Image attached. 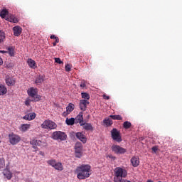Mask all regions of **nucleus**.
Returning <instances> with one entry per match:
<instances>
[{
    "label": "nucleus",
    "instance_id": "obj_1",
    "mask_svg": "<svg viewBox=\"0 0 182 182\" xmlns=\"http://www.w3.org/2000/svg\"><path fill=\"white\" fill-rule=\"evenodd\" d=\"M51 138L57 141H65L68 139V134L61 131H55L52 134Z\"/></svg>",
    "mask_w": 182,
    "mask_h": 182
},
{
    "label": "nucleus",
    "instance_id": "obj_2",
    "mask_svg": "<svg viewBox=\"0 0 182 182\" xmlns=\"http://www.w3.org/2000/svg\"><path fill=\"white\" fill-rule=\"evenodd\" d=\"M43 129H49L50 130H53L58 127L56 123L50 120H46L41 124Z\"/></svg>",
    "mask_w": 182,
    "mask_h": 182
},
{
    "label": "nucleus",
    "instance_id": "obj_3",
    "mask_svg": "<svg viewBox=\"0 0 182 182\" xmlns=\"http://www.w3.org/2000/svg\"><path fill=\"white\" fill-rule=\"evenodd\" d=\"M112 139H113L115 141L120 143L122 141V136L120 135V131L117 130V129L114 128L111 131Z\"/></svg>",
    "mask_w": 182,
    "mask_h": 182
},
{
    "label": "nucleus",
    "instance_id": "obj_4",
    "mask_svg": "<svg viewBox=\"0 0 182 182\" xmlns=\"http://www.w3.org/2000/svg\"><path fill=\"white\" fill-rule=\"evenodd\" d=\"M9 142L13 145L18 144L21 141V136L14 134H10L9 135Z\"/></svg>",
    "mask_w": 182,
    "mask_h": 182
},
{
    "label": "nucleus",
    "instance_id": "obj_5",
    "mask_svg": "<svg viewBox=\"0 0 182 182\" xmlns=\"http://www.w3.org/2000/svg\"><path fill=\"white\" fill-rule=\"evenodd\" d=\"M112 150L114 153H116V154H124L127 151L126 149L121 147L119 145H113L112 146Z\"/></svg>",
    "mask_w": 182,
    "mask_h": 182
},
{
    "label": "nucleus",
    "instance_id": "obj_6",
    "mask_svg": "<svg viewBox=\"0 0 182 182\" xmlns=\"http://www.w3.org/2000/svg\"><path fill=\"white\" fill-rule=\"evenodd\" d=\"M82 149L83 146H82V144L80 142H77L75 144V157L80 159V156H82L81 153Z\"/></svg>",
    "mask_w": 182,
    "mask_h": 182
},
{
    "label": "nucleus",
    "instance_id": "obj_7",
    "mask_svg": "<svg viewBox=\"0 0 182 182\" xmlns=\"http://www.w3.org/2000/svg\"><path fill=\"white\" fill-rule=\"evenodd\" d=\"M5 80H6V84L7 85V86H14V85H15V83H16L15 78L11 77L9 75L6 76Z\"/></svg>",
    "mask_w": 182,
    "mask_h": 182
},
{
    "label": "nucleus",
    "instance_id": "obj_8",
    "mask_svg": "<svg viewBox=\"0 0 182 182\" xmlns=\"http://www.w3.org/2000/svg\"><path fill=\"white\" fill-rule=\"evenodd\" d=\"M43 82H45V75H39L36 77L35 84L37 86H41Z\"/></svg>",
    "mask_w": 182,
    "mask_h": 182
},
{
    "label": "nucleus",
    "instance_id": "obj_9",
    "mask_svg": "<svg viewBox=\"0 0 182 182\" xmlns=\"http://www.w3.org/2000/svg\"><path fill=\"white\" fill-rule=\"evenodd\" d=\"M77 139H78V140H80V141H82V143H86V141H87V139L86 138V136H85V134L83 132H77L75 134Z\"/></svg>",
    "mask_w": 182,
    "mask_h": 182
},
{
    "label": "nucleus",
    "instance_id": "obj_10",
    "mask_svg": "<svg viewBox=\"0 0 182 182\" xmlns=\"http://www.w3.org/2000/svg\"><path fill=\"white\" fill-rule=\"evenodd\" d=\"M87 105H89V102L86 100H81L80 101V109L82 112L86 110V107H87Z\"/></svg>",
    "mask_w": 182,
    "mask_h": 182
},
{
    "label": "nucleus",
    "instance_id": "obj_11",
    "mask_svg": "<svg viewBox=\"0 0 182 182\" xmlns=\"http://www.w3.org/2000/svg\"><path fill=\"white\" fill-rule=\"evenodd\" d=\"M27 93L31 97H35V96H36V94L38 93V88L30 87L27 90Z\"/></svg>",
    "mask_w": 182,
    "mask_h": 182
},
{
    "label": "nucleus",
    "instance_id": "obj_12",
    "mask_svg": "<svg viewBox=\"0 0 182 182\" xmlns=\"http://www.w3.org/2000/svg\"><path fill=\"white\" fill-rule=\"evenodd\" d=\"M80 126H82L84 130H87V132H93V126L90 123H86L84 122Z\"/></svg>",
    "mask_w": 182,
    "mask_h": 182
},
{
    "label": "nucleus",
    "instance_id": "obj_13",
    "mask_svg": "<svg viewBox=\"0 0 182 182\" xmlns=\"http://www.w3.org/2000/svg\"><path fill=\"white\" fill-rule=\"evenodd\" d=\"M75 123H80V125L81 126L82 124L85 122V121H83V112H80L78 114V115L75 117Z\"/></svg>",
    "mask_w": 182,
    "mask_h": 182
},
{
    "label": "nucleus",
    "instance_id": "obj_14",
    "mask_svg": "<svg viewBox=\"0 0 182 182\" xmlns=\"http://www.w3.org/2000/svg\"><path fill=\"white\" fill-rule=\"evenodd\" d=\"M13 32L14 36H19L22 33V28L19 26H14L13 28Z\"/></svg>",
    "mask_w": 182,
    "mask_h": 182
},
{
    "label": "nucleus",
    "instance_id": "obj_15",
    "mask_svg": "<svg viewBox=\"0 0 182 182\" xmlns=\"http://www.w3.org/2000/svg\"><path fill=\"white\" fill-rule=\"evenodd\" d=\"M35 117H36V114L35 112H30L27 114H26L23 119L24 120H28V121H31V120H33L35 119Z\"/></svg>",
    "mask_w": 182,
    "mask_h": 182
},
{
    "label": "nucleus",
    "instance_id": "obj_16",
    "mask_svg": "<svg viewBox=\"0 0 182 182\" xmlns=\"http://www.w3.org/2000/svg\"><path fill=\"white\" fill-rule=\"evenodd\" d=\"M30 143L31 144H32L35 151H36V150H38V147H36V146H41V144H42V141L38 139H33L30 141Z\"/></svg>",
    "mask_w": 182,
    "mask_h": 182
},
{
    "label": "nucleus",
    "instance_id": "obj_17",
    "mask_svg": "<svg viewBox=\"0 0 182 182\" xmlns=\"http://www.w3.org/2000/svg\"><path fill=\"white\" fill-rule=\"evenodd\" d=\"M27 63H28L29 68H31V69H36V68H37L36 62L35 60H33L32 58H28L27 60Z\"/></svg>",
    "mask_w": 182,
    "mask_h": 182
},
{
    "label": "nucleus",
    "instance_id": "obj_18",
    "mask_svg": "<svg viewBox=\"0 0 182 182\" xmlns=\"http://www.w3.org/2000/svg\"><path fill=\"white\" fill-rule=\"evenodd\" d=\"M6 21H9V22H13V23H18L19 22V20H18V18H16L14 15H11L6 18Z\"/></svg>",
    "mask_w": 182,
    "mask_h": 182
},
{
    "label": "nucleus",
    "instance_id": "obj_19",
    "mask_svg": "<svg viewBox=\"0 0 182 182\" xmlns=\"http://www.w3.org/2000/svg\"><path fill=\"white\" fill-rule=\"evenodd\" d=\"M75 122H76L75 118H67L65 120V123L68 126H73V124H75Z\"/></svg>",
    "mask_w": 182,
    "mask_h": 182
},
{
    "label": "nucleus",
    "instance_id": "obj_20",
    "mask_svg": "<svg viewBox=\"0 0 182 182\" xmlns=\"http://www.w3.org/2000/svg\"><path fill=\"white\" fill-rule=\"evenodd\" d=\"M31 124H23L21 126L20 130L21 132H26L28 129H30Z\"/></svg>",
    "mask_w": 182,
    "mask_h": 182
},
{
    "label": "nucleus",
    "instance_id": "obj_21",
    "mask_svg": "<svg viewBox=\"0 0 182 182\" xmlns=\"http://www.w3.org/2000/svg\"><path fill=\"white\" fill-rule=\"evenodd\" d=\"M5 39H6L5 32L0 31V43H4V42H5Z\"/></svg>",
    "mask_w": 182,
    "mask_h": 182
},
{
    "label": "nucleus",
    "instance_id": "obj_22",
    "mask_svg": "<svg viewBox=\"0 0 182 182\" xmlns=\"http://www.w3.org/2000/svg\"><path fill=\"white\" fill-rule=\"evenodd\" d=\"M8 14H9L8 10H6V9H4L0 12V16H1V18H2V19H5V18H6V15H8Z\"/></svg>",
    "mask_w": 182,
    "mask_h": 182
},
{
    "label": "nucleus",
    "instance_id": "obj_23",
    "mask_svg": "<svg viewBox=\"0 0 182 182\" xmlns=\"http://www.w3.org/2000/svg\"><path fill=\"white\" fill-rule=\"evenodd\" d=\"M7 53H9V55L10 56H15V53H14V48L12 46H9L7 48Z\"/></svg>",
    "mask_w": 182,
    "mask_h": 182
},
{
    "label": "nucleus",
    "instance_id": "obj_24",
    "mask_svg": "<svg viewBox=\"0 0 182 182\" xmlns=\"http://www.w3.org/2000/svg\"><path fill=\"white\" fill-rule=\"evenodd\" d=\"M6 87L4 85H0V95H6Z\"/></svg>",
    "mask_w": 182,
    "mask_h": 182
},
{
    "label": "nucleus",
    "instance_id": "obj_25",
    "mask_svg": "<svg viewBox=\"0 0 182 182\" xmlns=\"http://www.w3.org/2000/svg\"><path fill=\"white\" fill-rule=\"evenodd\" d=\"M67 112H69V113H71V112H73L75 110V105L70 103L68 106L66 107Z\"/></svg>",
    "mask_w": 182,
    "mask_h": 182
},
{
    "label": "nucleus",
    "instance_id": "obj_26",
    "mask_svg": "<svg viewBox=\"0 0 182 182\" xmlns=\"http://www.w3.org/2000/svg\"><path fill=\"white\" fill-rule=\"evenodd\" d=\"M103 123L106 124L107 127H109V126H112V124H113V121L110 119H105L103 120Z\"/></svg>",
    "mask_w": 182,
    "mask_h": 182
},
{
    "label": "nucleus",
    "instance_id": "obj_27",
    "mask_svg": "<svg viewBox=\"0 0 182 182\" xmlns=\"http://www.w3.org/2000/svg\"><path fill=\"white\" fill-rule=\"evenodd\" d=\"M109 117L112 120H123V117L121 115H109Z\"/></svg>",
    "mask_w": 182,
    "mask_h": 182
},
{
    "label": "nucleus",
    "instance_id": "obj_28",
    "mask_svg": "<svg viewBox=\"0 0 182 182\" xmlns=\"http://www.w3.org/2000/svg\"><path fill=\"white\" fill-rule=\"evenodd\" d=\"M124 129H129L130 127H132V122L126 121L123 124Z\"/></svg>",
    "mask_w": 182,
    "mask_h": 182
},
{
    "label": "nucleus",
    "instance_id": "obj_29",
    "mask_svg": "<svg viewBox=\"0 0 182 182\" xmlns=\"http://www.w3.org/2000/svg\"><path fill=\"white\" fill-rule=\"evenodd\" d=\"M81 96L82 99H85L86 100H89V99H90V95L87 92H82Z\"/></svg>",
    "mask_w": 182,
    "mask_h": 182
},
{
    "label": "nucleus",
    "instance_id": "obj_30",
    "mask_svg": "<svg viewBox=\"0 0 182 182\" xmlns=\"http://www.w3.org/2000/svg\"><path fill=\"white\" fill-rule=\"evenodd\" d=\"M41 95L36 94L35 95V97H33V102H39V100H41Z\"/></svg>",
    "mask_w": 182,
    "mask_h": 182
},
{
    "label": "nucleus",
    "instance_id": "obj_31",
    "mask_svg": "<svg viewBox=\"0 0 182 182\" xmlns=\"http://www.w3.org/2000/svg\"><path fill=\"white\" fill-rule=\"evenodd\" d=\"M65 72H70L72 70V66L70 64H67L65 66Z\"/></svg>",
    "mask_w": 182,
    "mask_h": 182
},
{
    "label": "nucleus",
    "instance_id": "obj_32",
    "mask_svg": "<svg viewBox=\"0 0 182 182\" xmlns=\"http://www.w3.org/2000/svg\"><path fill=\"white\" fill-rule=\"evenodd\" d=\"M55 63H58V65L63 64V61H62L59 58H55Z\"/></svg>",
    "mask_w": 182,
    "mask_h": 182
},
{
    "label": "nucleus",
    "instance_id": "obj_33",
    "mask_svg": "<svg viewBox=\"0 0 182 182\" xmlns=\"http://www.w3.org/2000/svg\"><path fill=\"white\" fill-rule=\"evenodd\" d=\"M50 38L51 39H55V41H56V42H59V37H56L55 35H51L50 36Z\"/></svg>",
    "mask_w": 182,
    "mask_h": 182
},
{
    "label": "nucleus",
    "instance_id": "obj_34",
    "mask_svg": "<svg viewBox=\"0 0 182 182\" xmlns=\"http://www.w3.org/2000/svg\"><path fill=\"white\" fill-rule=\"evenodd\" d=\"M25 105L26 106H29V105H31V100H26L25 101Z\"/></svg>",
    "mask_w": 182,
    "mask_h": 182
},
{
    "label": "nucleus",
    "instance_id": "obj_35",
    "mask_svg": "<svg viewBox=\"0 0 182 182\" xmlns=\"http://www.w3.org/2000/svg\"><path fill=\"white\" fill-rule=\"evenodd\" d=\"M157 150H159V149L157 148V146H153L152 147V151H154V153H156Z\"/></svg>",
    "mask_w": 182,
    "mask_h": 182
},
{
    "label": "nucleus",
    "instance_id": "obj_36",
    "mask_svg": "<svg viewBox=\"0 0 182 182\" xmlns=\"http://www.w3.org/2000/svg\"><path fill=\"white\" fill-rule=\"evenodd\" d=\"M102 97L104 99H105V100H109V99H110V97L106 95H103Z\"/></svg>",
    "mask_w": 182,
    "mask_h": 182
},
{
    "label": "nucleus",
    "instance_id": "obj_37",
    "mask_svg": "<svg viewBox=\"0 0 182 182\" xmlns=\"http://www.w3.org/2000/svg\"><path fill=\"white\" fill-rule=\"evenodd\" d=\"M4 64V60H2V58L0 57V66Z\"/></svg>",
    "mask_w": 182,
    "mask_h": 182
},
{
    "label": "nucleus",
    "instance_id": "obj_38",
    "mask_svg": "<svg viewBox=\"0 0 182 182\" xmlns=\"http://www.w3.org/2000/svg\"><path fill=\"white\" fill-rule=\"evenodd\" d=\"M80 87H86V84H85V83H81V84L80 85Z\"/></svg>",
    "mask_w": 182,
    "mask_h": 182
},
{
    "label": "nucleus",
    "instance_id": "obj_39",
    "mask_svg": "<svg viewBox=\"0 0 182 182\" xmlns=\"http://www.w3.org/2000/svg\"><path fill=\"white\" fill-rule=\"evenodd\" d=\"M107 159H114V157L113 156H112V155H108L107 156Z\"/></svg>",
    "mask_w": 182,
    "mask_h": 182
},
{
    "label": "nucleus",
    "instance_id": "obj_40",
    "mask_svg": "<svg viewBox=\"0 0 182 182\" xmlns=\"http://www.w3.org/2000/svg\"><path fill=\"white\" fill-rule=\"evenodd\" d=\"M57 43H59V42H56V40H55V41L54 43H53V46H56Z\"/></svg>",
    "mask_w": 182,
    "mask_h": 182
},
{
    "label": "nucleus",
    "instance_id": "obj_41",
    "mask_svg": "<svg viewBox=\"0 0 182 182\" xmlns=\"http://www.w3.org/2000/svg\"><path fill=\"white\" fill-rule=\"evenodd\" d=\"M0 53H8V51L0 50Z\"/></svg>",
    "mask_w": 182,
    "mask_h": 182
},
{
    "label": "nucleus",
    "instance_id": "obj_42",
    "mask_svg": "<svg viewBox=\"0 0 182 182\" xmlns=\"http://www.w3.org/2000/svg\"><path fill=\"white\" fill-rule=\"evenodd\" d=\"M1 142H2V139H1V136H0V143H1Z\"/></svg>",
    "mask_w": 182,
    "mask_h": 182
},
{
    "label": "nucleus",
    "instance_id": "obj_43",
    "mask_svg": "<svg viewBox=\"0 0 182 182\" xmlns=\"http://www.w3.org/2000/svg\"><path fill=\"white\" fill-rule=\"evenodd\" d=\"M131 160H134V157H133Z\"/></svg>",
    "mask_w": 182,
    "mask_h": 182
}]
</instances>
